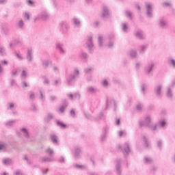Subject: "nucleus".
I'll return each instance as SVG.
<instances>
[{
	"mask_svg": "<svg viewBox=\"0 0 175 175\" xmlns=\"http://www.w3.org/2000/svg\"><path fill=\"white\" fill-rule=\"evenodd\" d=\"M72 23L75 27V28H80V27H81V21L80 20V18L76 16L72 18Z\"/></svg>",
	"mask_w": 175,
	"mask_h": 175,
	"instance_id": "17",
	"label": "nucleus"
},
{
	"mask_svg": "<svg viewBox=\"0 0 175 175\" xmlns=\"http://www.w3.org/2000/svg\"><path fill=\"white\" fill-rule=\"evenodd\" d=\"M145 9H146V16L147 17H148L149 18H152V3H145Z\"/></svg>",
	"mask_w": 175,
	"mask_h": 175,
	"instance_id": "8",
	"label": "nucleus"
},
{
	"mask_svg": "<svg viewBox=\"0 0 175 175\" xmlns=\"http://www.w3.org/2000/svg\"><path fill=\"white\" fill-rule=\"evenodd\" d=\"M86 92L90 95H94L98 92V88L94 86H88L86 88Z\"/></svg>",
	"mask_w": 175,
	"mask_h": 175,
	"instance_id": "16",
	"label": "nucleus"
},
{
	"mask_svg": "<svg viewBox=\"0 0 175 175\" xmlns=\"http://www.w3.org/2000/svg\"><path fill=\"white\" fill-rule=\"evenodd\" d=\"M59 27L62 29V33H68V31H69V23L66 21H62L59 23Z\"/></svg>",
	"mask_w": 175,
	"mask_h": 175,
	"instance_id": "9",
	"label": "nucleus"
},
{
	"mask_svg": "<svg viewBox=\"0 0 175 175\" xmlns=\"http://www.w3.org/2000/svg\"><path fill=\"white\" fill-rule=\"evenodd\" d=\"M98 46L99 47H103V36H98Z\"/></svg>",
	"mask_w": 175,
	"mask_h": 175,
	"instance_id": "43",
	"label": "nucleus"
},
{
	"mask_svg": "<svg viewBox=\"0 0 175 175\" xmlns=\"http://www.w3.org/2000/svg\"><path fill=\"white\" fill-rule=\"evenodd\" d=\"M68 107V103L66 101L64 103V104L61 106L59 109V112L62 114V113H64V111H65V109H66V107Z\"/></svg>",
	"mask_w": 175,
	"mask_h": 175,
	"instance_id": "37",
	"label": "nucleus"
},
{
	"mask_svg": "<svg viewBox=\"0 0 175 175\" xmlns=\"http://www.w3.org/2000/svg\"><path fill=\"white\" fill-rule=\"evenodd\" d=\"M163 88V85L161 84L157 85L154 87V94L157 98H158L159 99H161L163 96V92H162Z\"/></svg>",
	"mask_w": 175,
	"mask_h": 175,
	"instance_id": "5",
	"label": "nucleus"
},
{
	"mask_svg": "<svg viewBox=\"0 0 175 175\" xmlns=\"http://www.w3.org/2000/svg\"><path fill=\"white\" fill-rule=\"evenodd\" d=\"M2 162L5 166H9L13 163V160L10 158L3 159Z\"/></svg>",
	"mask_w": 175,
	"mask_h": 175,
	"instance_id": "28",
	"label": "nucleus"
},
{
	"mask_svg": "<svg viewBox=\"0 0 175 175\" xmlns=\"http://www.w3.org/2000/svg\"><path fill=\"white\" fill-rule=\"evenodd\" d=\"M107 17H109V8L107 6L104 5L103 7L102 18H107Z\"/></svg>",
	"mask_w": 175,
	"mask_h": 175,
	"instance_id": "21",
	"label": "nucleus"
},
{
	"mask_svg": "<svg viewBox=\"0 0 175 175\" xmlns=\"http://www.w3.org/2000/svg\"><path fill=\"white\" fill-rule=\"evenodd\" d=\"M122 31L124 32V33H128L129 30V26L126 23H122L121 25Z\"/></svg>",
	"mask_w": 175,
	"mask_h": 175,
	"instance_id": "27",
	"label": "nucleus"
},
{
	"mask_svg": "<svg viewBox=\"0 0 175 175\" xmlns=\"http://www.w3.org/2000/svg\"><path fill=\"white\" fill-rule=\"evenodd\" d=\"M100 120H105V115L100 112L99 115L95 118V121H100Z\"/></svg>",
	"mask_w": 175,
	"mask_h": 175,
	"instance_id": "42",
	"label": "nucleus"
},
{
	"mask_svg": "<svg viewBox=\"0 0 175 175\" xmlns=\"http://www.w3.org/2000/svg\"><path fill=\"white\" fill-rule=\"evenodd\" d=\"M151 116L150 115H148L144 118V120H139L138 124L141 128H143L144 126L145 128H147L148 126H150V125L151 124Z\"/></svg>",
	"mask_w": 175,
	"mask_h": 175,
	"instance_id": "2",
	"label": "nucleus"
},
{
	"mask_svg": "<svg viewBox=\"0 0 175 175\" xmlns=\"http://www.w3.org/2000/svg\"><path fill=\"white\" fill-rule=\"evenodd\" d=\"M41 162L42 163H44L45 162H54V159L47 157H42L41 158Z\"/></svg>",
	"mask_w": 175,
	"mask_h": 175,
	"instance_id": "33",
	"label": "nucleus"
},
{
	"mask_svg": "<svg viewBox=\"0 0 175 175\" xmlns=\"http://www.w3.org/2000/svg\"><path fill=\"white\" fill-rule=\"evenodd\" d=\"M56 124L57 126H59L60 128H62V129H65L67 127L66 124H64L62 122L59 120H57L56 122Z\"/></svg>",
	"mask_w": 175,
	"mask_h": 175,
	"instance_id": "41",
	"label": "nucleus"
},
{
	"mask_svg": "<svg viewBox=\"0 0 175 175\" xmlns=\"http://www.w3.org/2000/svg\"><path fill=\"white\" fill-rule=\"evenodd\" d=\"M125 16L126 17H127L128 18H129L130 20H132L133 17H132V12H131L130 11H126L125 12Z\"/></svg>",
	"mask_w": 175,
	"mask_h": 175,
	"instance_id": "54",
	"label": "nucleus"
},
{
	"mask_svg": "<svg viewBox=\"0 0 175 175\" xmlns=\"http://www.w3.org/2000/svg\"><path fill=\"white\" fill-rule=\"evenodd\" d=\"M14 107V104L13 103H8L7 105V109L8 110H13V108Z\"/></svg>",
	"mask_w": 175,
	"mask_h": 175,
	"instance_id": "55",
	"label": "nucleus"
},
{
	"mask_svg": "<svg viewBox=\"0 0 175 175\" xmlns=\"http://www.w3.org/2000/svg\"><path fill=\"white\" fill-rule=\"evenodd\" d=\"M115 173L118 175H121V173H122V160L121 159H116L115 160Z\"/></svg>",
	"mask_w": 175,
	"mask_h": 175,
	"instance_id": "3",
	"label": "nucleus"
},
{
	"mask_svg": "<svg viewBox=\"0 0 175 175\" xmlns=\"http://www.w3.org/2000/svg\"><path fill=\"white\" fill-rule=\"evenodd\" d=\"M144 163L146 165H150V163H152V159L151 157H145L144 158Z\"/></svg>",
	"mask_w": 175,
	"mask_h": 175,
	"instance_id": "39",
	"label": "nucleus"
},
{
	"mask_svg": "<svg viewBox=\"0 0 175 175\" xmlns=\"http://www.w3.org/2000/svg\"><path fill=\"white\" fill-rule=\"evenodd\" d=\"M162 6L163 8H172L173 3H172V1H164L162 3Z\"/></svg>",
	"mask_w": 175,
	"mask_h": 175,
	"instance_id": "34",
	"label": "nucleus"
},
{
	"mask_svg": "<svg viewBox=\"0 0 175 175\" xmlns=\"http://www.w3.org/2000/svg\"><path fill=\"white\" fill-rule=\"evenodd\" d=\"M50 139H51L52 143H53L56 146H58V144H59V143H58V136H57V135L51 134L50 135Z\"/></svg>",
	"mask_w": 175,
	"mask_h": 175,
	"instance_id": "25",
	"label": "nucleus"
},
{
	"mask_svg": "<svg viewBox=\"0 0 175 175\" xmlns=\"http://www.w3.org/2000/svg\"><path fill=\"white\" fill-rule=\"evenodd\" d=\"M162 144H163V142L161 139H158L157 141V146L159 148V150H162Z\"/></svg>",
	"mask_w": 175,
	"mask_h": 175,
	"instance_id": "52",
	"label": "nucleus"
},
{
	"mask_svg": "<svg viewBox=\"0 0 175 175\" xmlns=\"http://www.w3.org/2000/svg\"><path fill=\"white\" fill-rule=\"evenodd\" d=\"M6 148H8V144H6V143H4V142L0 143V151L6 150Z\"/></svg>",
	"mask_w": 175,
	"mask_h": 175,
	"instance_id": "45",
	"label": "nucleus"
},
{
	"mask_svg": "<svg viewBox=\"0 0 175 175\" xmlns=\"http://www.w3.org/2000/svg\"><path fill=\"white\" fill-rule=\"evenodd\" d=\"M9 64V62L8 60H1L0 63V75L3 73V67L2 66H8Z\"/></svg>",
	"mask_w": 175,
	"mask_h": 175,
	"instance_id": "24",
	"label": "nucleus"
},
{
	"mask_svg": "<svg viewBox=\"0 0 175 175\" xmlns=\"http://www.w3.org/2000/svg\"><path fill=\"white\" fill-rule=\"evenodd\" d=\"M129 55L133 59H135V58H137V51L135 49L130 50Z\"/></svg>",
	"mask_w": 175,
	"mask_h": 175,
	"instance_id": "29",
	"label": "nucleus"
},
{
	"mask_svg": "<svg viewBox=\"0 0 175 175\" xmlns=\"http://www.w3.org/2000/svg\"><path fill=\"white\" fill-rule=\"evenodd\" d=\"M165 96L167 99H173L174 93H173V88L172 86H167L165 88Z\"/></svg>",
	"mask_w": 175,
	"mask_h": 175,
	"instance_id": "13",
	"label": "nucleus"
},
{
	"mask_svg": "<svg viewBox=\"0 0 175 175\" xmlns=\"http://www.w3.org/2000/svg\"><path fill=\"white\" fill-rule=\"evenodd\" d=\"M80 154H81V148L79 146H75L74 148V155L75 158H80Z\"/></svg>",
	"mask_w": 175,
	"mask_h": 175,
	"instance_id": "22",
	"label": "nucleus"
},
{
	"mask_svg": "<svg viewBox=\"0 0 175 175\" xmlns=\"http://www.w3.org/2000/svg\"><path fill=\"white\" fill-rule=\"evenodd\" d=\"M57 161L59 163H65V157H61L60 158L58 159Z\"/></svg>",
	"mask_w": 175,
	"mask_h": 175,
	"instance_id": "60",
	"label": "nucleus"
},
{
	"mask_svg": "<svg viewBox=\"0 0 175 175\" xmlns=\"http://www.w3.org/2000/svg\"><path fill=\"white\" fill-rule=\"evenodd\" d=\"M26 58L28 62H32V61H33V51L32 50V48H29L27 49Z\"/></svg>",
	"mask_w": 175,
	"mask_h": 175,
	"instance_id": "15",
	"label": "nucleus"
},
{
	"mask_svg": "<svg viewBox=\"0 0 175 175\" xmlns=\"http://www.w3.org/2000/svg\"><path fill=\"white\" fill-rule=\"evenodd\" d=\"M137 110L138 111H142V110H143V105H142V104H138V105H137Z\"/></svg>",
	"mask_w": 175,
	"mask_h": 175,
	"instance_id": "62",
	"label": "nucleus"
},
{
	"mask_svg": "<svg viewBox=\"0 0 175 175\" xmlns=\"http://www.w3.org/2000/svg\"><path fill=\"white\" fill-rule=\"evenodd\" d=\"M168 65L170 68L175 69V59L172 57L168 58Z\"/></svg>",
	"mask_w": 175,
	"mask_h": 175,
	"instance_id": "32",
	"label": "nucleus"
},
{
	"mask_svg": "<svg viewBox=\"0 0 175 175\" xmlns=\"http://www.w3.org/2000/svg\"><path fill=\"white\" fill-rule=\"evenodd\" d=\"M51 61L49 59H44L42 61V66L44 69H47L49 66L51 65Z\"/></svg>",
	"mask_w": 175,
	"mask_h": 175,
	"instance_id": "31",
	"label": "nucleus"
},
{
	"mask_svg": "<svg viewBox=\"0 0 175 175\" xmlns=\"http://www.w3.org/2000/svg\"><path fill=\"white\" fill-rule=\"evenodd\" d=\"M159 27L163 29H166L169 27L167 21L165 18L159 19Z\"/></svg>",
	"mask_w": 175,
	"mask_h": 175,
	"instance_id": "14",
	"label": "nucleus"
},
{
	"mask_svg": "<svg viewBox=\"0 0 175 175\" xmlns=\"http://www.w3.org/2000/svg\"><path fill=\"white\" fill-rule=\"evenodd\" d=\"M146 87H147V85H146L145 83L141 85V92H142V94H145Z\"/></svg>",
	"mask_w": 175,
	"mask_h": 175,
	"instance_id": "58",
	"label": "nucleus"
},
{
	"mask_svg": "<svg viewBox=\"0 0 175 175\" xmlns=\"http://www.w3.org/2000/svg\"><path fill=\"white\" fill-rule=\"evenodd\" d=\"M142 142L146 148H150V141H148V139L147 138V137H146V135L142 136Z\"/></svg>",
	"mask_w": 175,
	"mask_h": 175,
	"instance_id": "26",
	"label": "nucleus"
},
{
	"mask_svg": "<svg viewBox=\"0 0 175 175\" xmlns=\"http://www.w3.org/2000/svg\"><path fill=\"white\" fill-rule=\"evenodd\" d=\"M27 71H25V70H23L21 74V77L25 80V79L27 77Z\"/></svg>",
	"mask_w": 175,
	"mask_h": 175,
	"instance_id": "56",
	"label": "nucleus"
},
{
	"mask_svg": "<svg viewBox=\"0 0 175 175\" xmlns=\"http://www.w3.org/2000/svg\"><path fill=\"white\" fill-rule=\"evenodd\" d=\"M56 49L59 51L60 54H66V51L64 49V44L61 42H57L56 43Z\"/></svg>",
	"mask_w": 175,
	"mask_h": 175,
	"instance_id": "20",
	"label": "nucleus"
},
{
	"mask_svg": "<svg viewBox=\"0 0 175 175\" xmlns=\"http://www.w3.org/2000/svg\"><path fill=\"white\" fill-rule=\"evenodd\" d=\"M49 18L50 15H49L47 11H43L35 18V20H42L43 21H46V20H49Z\"/></svg>",
	"mask_w": 175,
	"mask_h": 175,
	"instance_id": "10",
	"label": "nucleus"
},
{
	"mask_svg": "<svg viewBox=\"0 0 175 175\" xmlns=\"http://www.w3.org/2000/svg\"><path fill=\"white\" fill-rule=\"evenodd\" d=\"M8 53H6V49L5 46L0 45V57H6Z\"/></svg>",
	"mask_w": 175,
	"mask_h": 175,
	"instance_id": "30",
	"label": "nucleus"
},
{
	"mask_svg": "<svg viewBox=\"0 0 175 175\" xmlns=\"http://www.w3.org/2000/svg\"><path fill=\"white\" fill-rule=\"evenodd\" d=\"M80 57L83 59H85V61H87V59H88V54L85 52H81Z\"/></svg>",
	"mask_w": 175,
	"mask_h": 175,
	"instance_id": "44",
	"label": "nucleus"
},
{
	"mask_svg": "<svg viewBox=\"0 0 175 175\" xmlns=\"http://www.w3.org/2000/svg\"><path fill=\"white\" fill-rule=\"evenodd\" d=\"M159 125L161 128H165V126H166V120H159Z\"/></svg>",
	"mask_w": 175,
	"mask_h": 175,
	"instance_id": "47",
	"label": "nucleus"
},
{
	"mask_svg": "<svg viewBox=\"0 0 175 175\" xmlns=\"http://www.w3.org/2000/svg\"><path fill=\"white\" fill-rule=\"evenodd\" d=\"M1 33H3V35H9V29L6 27H2Z\"/></svg>",
	"mask_w": 175,
	"mask_h": 175,
	"instance_id": "50",
	"label": "nucleus"
},
{
	"mask_svg": "<svg viewBox=\"0 0 175 175\" xmlns=\"http://www.w3.org/2000/svg\"><path fill=\"white\" fill-rule=\"evenodd\" d=\"M154 66H155V64H154L153 62H149L145 67V73L146 75H151V72H152Z\"/></svg>",
	"mask_w": 175,
	"mask_h": 175,
	"instance_id": "12",
	"label": "nucleus"
},
{
	"mask_svg": "<svg viewBox=\"0 0 175 175\" xmlns=\"http://www.w3.org/2000/svg\"><path fill=\"white\" fill-rule=\"evenodd\" d=\"M86 47L89 50V53H92V48L94 47V42H92V36H89L86 38Z\"/></svg>",
	"mask_w": 175,
	"mask_h": 175,
	"instance_id": "11",
	"label": "nucleus"
},
{
	"mask_svg": "<svg viewBox=\"0 0 175 175\" xmlns=\"http://www.w3.org/2000/svg\"><path fill=\"white\" fill-rule=\"evenodd\" d=\"M117 148H120L124 157H128L131 152V148L129 147V143L126 142L123 146L118 145Z\"/></svg>",
	"mask_w": 175,
	"mask_h": 175,
	"instance_id": "4",
	"label": "nucleus"
},
{
	"mask_svg": "<svg viewBox=\"0 0 175 175\" xmlns=\"http://www.w3.org/2000/svg\"><path fill=\"white\" fill-rule=\"evenodd\" d=\"M67 96L71 99V100H75V99H80L81 95L80 93H75L74 94H68Z\"/></svg>",
	"mask_w": 175,
	"mask_h": 175,
	"instance_id": "23",
	"label": "nucleus"
},
{
	"mask_svg": "<svg viewBox=\"0 0 175 175\" xmlns=\"http://www.w3.org/2000/svg\"><path fill=\"white\" fill-rule=\"evenodd\" d=\"M92 70H94V68L92 67H88L86 68H85V73H91V72H92Z\"/></svg>",
	"mask_w": 175,
	"mask_h": 175,
	"instance_id": "57",
	"label": "nucleus"
},
{
	"mask_svg": "<svg viewBox=\"0 0 175 175\" xmlns=\"http://www.w3.org/2000/svg\"><path fill=\"white\" fill-rule=\"evenodd\" d=\"M85 117L88 119V120H90V121H95V118H94L92 116H91L90 114H88V113H85Z\"/></svg>",
	"mask_w": 175,
	"mask_h": 175,
	"instance_id": "53",
	"label": "nucleus"
},
{
	"mask_svg": "<svg viewBox=\"0 0 175 175\" xmlns=\"http://www.w3.org/2000/svg\"><path fill=\"white\" fill-rule=\"evenodd\" d=\"M28 95H29V98L31 100H33L36 98L35 92H29L28 93Z\"/></svg>",
	"mask_w": 175,
	"mask_h": 175,
	"instance_id": "49",
	"label": "nucleus"
},
{
	"mask_svg": "<svg viewBox=\"0 0 175 175\" xmlns=\"http://www.w3.org/2000/svg\"><path fill=\"white\" fill-rule=\"evenodd\" d=\"M49 100L51 102H54V100H57V96H54V95L50 96Z\"/></svg>",
	"mask_w": 175,
	"mask_h": 175,
	"instance_id": "59",
	"label": "nucleus"
},
{
	"mask_svg": "<svg viewBox=\"0 0 175 175\" xmlns=\"http://www.w3.org/2000/svg\"><path fill=\"white\" fill-rule=\"evenodd\" d=\"M102 85H103V87H107L109 85V82L107 81V80H104L102 82Z\"/></svg>",
	"mask_w": 175,
	"mask_h": 175,
	"instance_id": "64",
	"label": "nucleus"
},
{
	"mask_svg": "<svg viewBox=\"0 0 175 175\" xmlns=\"http://www.w3.org/2000/svg\"><path fill=\"white\" fill-rule=\"evenodd\" d=\"M23 17L25 20H29V13L25 12L23 14Z\"/></svg>",
	"mask_w": 175,
	"mask_h": 175,
	"instance_id": "61",
	"label": "nucleus"
},
{
	"mask_svg": "<svg viewBox=\"0 0 175 175\" xmlns=\"http://www.w3.org/2000/svg\"><path fill=\"white\" fill-rule=\"evenodd\" d=\"M46 154H48V155H49V157H51L53 155V154H54V150L53 149H51V148H48L46 150Z\"/></svg>",
	"mask_w": 175,
	"mask_h": 175,
	"instance_id": "51",
	"label": "nucleus"
},
{
	"mask_svg": "<svg viewBox=\"0 0 175 175\" xmlns=\"http://www.w3.org/2000/svg\"><path fill=\"white\" fill-rule=\"evenodd\" d=\"M109 49H111L114 46V34H111L107 38Z\"/></svg>",
	"mask_w": 175,
	"mask_h": 175,
	"instance_id": "18",
	"label": "nucleus"
},
{
	"mask_svg": "<svg viewBox=\"0 0 175 175\" xmlns=\"http://www.w3.org/2000/svg\"><path fill=\"white\" fill-rule=\"evenodd\" d=\"M114 107L113 110H114V111H116V109H117V104L116 103L114 98H107L105 110H107L109 109V107Z\"/></svg>",
	"mask_w": 175,
	"mask_h": 175,
	"instance_id": "7",
	"label": "nucleus"
},
{
	"mask_svg": "<svg viewBox=\"0 0 175 175\" xmlns=\"http://www.w3.org/2000/svg\"><path fill=\"white\" fill-rule=\"evenodd\" d=\"M148 47V44H144V45H142L140 47H139V53L140 54H143L146 50H147V48Z\"/></svg>",
	"mask_w": 175,
	"mask_h": 175,
	"instance_id": "36",
	"label": "nucleus"
},
{
	"mask_svg": "<svg viewBox=\"0 0 175 175\" xmlns=\"http://www.w3.org/2000/svg\"><path fill=\"white\" fill-rule=\"evenodd\" d=\"M157 124H153L148 126L147 128H148L152 132H154V131H157Z\"/></svg>",
	"mask_w": 175,
	"mask_h": 175,
	"instance_id": "40",
	"label": "nucleus"
},
{
	"mask_svg": "<svg viewBox=\"0 0 175 175\" xmlns=\"http://www.w3.org/2000/svg\"><path fill=\"white\" fill-rule=\"evenodd\" d=\"M101 142H105L106 140V133H103L101 137H100Z\"/></svg>",
	"mask_w": 175,
	"mask_h": 175,
	"instance_id": "63",
	"label": "nucleus"
},
{
	"mask_svg": "<svg viewBox=\"0 0 175 175\" xmlns=\"http://www.w3.org/2000/svg\"><path fill=\"white\" fill-rule=\"evenodd\" d=\"M17 27L18 28H19V29H24L25 25H24V21H23V19H21L18 21Z\"/></svg>",
	"mask_w": 175,
	"mask_h": 175,
	"instance_id": "35",
	"label": "nucleus"
},
{
	"mask_svg": "<svg viewBox=\"0 0 175 175\" xmlns=\"http://www.w3.org/2000/svg\"><path fill=\"white\" fill-rule=\"evenodd\" d=\"M16 120H10V121H7L5 122V126H13V125H14V124H16Z\"/></svg>",
	"mask_w": 175,
	"mask_h": 175,
	"instance_id": "46",
	"label": "nucleus"
},
{
	"mask_svg": "<svg viewBox=\"0 0 175 175\" xmlns=\"http://www.w3.org/2000/svg\"><path fill=\"white\" fill-rule=\"evenodd\" d=\"M80 76V71L79 70V68L76 67L74 68L72 73H70L67 78V84L68 85H72V83L77 79Z\"/></svg>",
	"mask_w": 175,
	"mask_h": 175,
	"instance_id": "1",
	"label": "nucleus"
},
{
	"mask_svg": "<svg viewBox=\"0 0 175 175\" xmlns=\"http://www.w3.org/2000/svg\"><path fill=\"white\" fill-rule=\"evenodd\" d=\"M21 132L27 139V137H29V134L28 133V130H27V129L25 128L21 129Z\"/></svg>",
	"mask_w": 175,
	"mask_h": 175,
	"instance_id": "38",
	"label": "nucleus"
},
{
	"mask_svg": "<svg viewBox=\"0 0 175 175\" xmlns=\"http://www.w3.org/2000/svg\"><path fill=\"white\" fill-rule=\"evenodd\" d=\"M54 119V114L52 113H48L44 118V122L46 124H49V122H51Z\"/></svg>",
	"mask_w": 175,
	"mask_h": 175,
	"instance_id": "19",
	"label": "nucleus"
},
{
	"mask_svg": "<svg viewBox=\"0 0 175 175\" xmlns=\"http://www.w3.org/2000/svg\"><path fill=\"white\" fill-rule=\"evenodd\" d=\"M134 35L137 39H139V40H146L147 38V36H146V33L144 31L140 29H138L134 31Z\"/></svg>",
	"mask_w": 175,
	"mask_h": 175,
	"instance_id": "6",
	"label": "nucleus"
},
{
	"mask_svg": "<svg viewBox=\"0 0 175 175\" xmlns=\"http://www.w3.org/2000/svg\"><path fill=\"white\" fill-rule=\"evenodd\" d=\"M14 55L15 57H16V58H18V59H19V61H23V59H24V57H23V55L19 53L14 52Z\"/></svg>",
	"mask_w": 175,
	"mask_h": 175,
	"instance_id": "48",
	"label": "nucleus"
}]
</instances>
